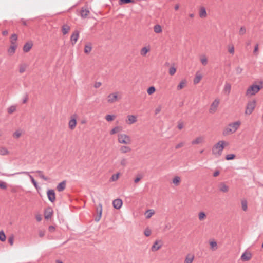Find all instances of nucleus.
Returning <instances> with one entry per match:
<instances>
[{"instance_id": "nucleus-1", "label": "nucleus", "mask_w": 263, "mask_h": 263, "mask_svg": "<svg viewBox=\"0 0 263 263\" xmlns=\"http://www.w3.org/2000/svg\"><path fill=\"white\" fill-rule=\"evenodd\" d=\"M241 122L239 121L230 123L223 130L224 136L234 133L239 127Z\"/></svg>"}, {"instance_id": "nucleus-2", "label": "nucleus", "mask_w": 263, "mask_h": 263, "mask_svg": "<svg viewBox=\"0 0 263 263\" xmlns=\"http://www.w3.org/2000/svg\"><path fill=\"white\" fill-rule=\"evenodd\" d=\"M225 143L224 141H219L216 143L212 147V154L216 157L220 156L224 148Z\"/></svg>"}, {"instance_id": "nucleus-3", "label": "nucleus", "mask_w": 263, "mask_h": 263, "mask_svg": "<svg viewBox=\"0 0 263 263\" xmlns=\"http://www.w3.org/2000/svg\"><path fill=\"white\" fill-rule=\"evenodd\" d=\"M259 85L253 84L248 88L246 92V96H252L256 95L258 92L262 88V82H259Z\"/></svg>"}, {"instance_id": "nucleus-4", "label": "nucleus", "mask_w": 263, "mask_h": 263, "mask_svg": "<svg viewBox=\"0 0 263 263\" xmlns=\"http://www.w3.org/2000/svg\"><path fill=\"white\" fill-rule=\"evenodd\" d=\"M118 142L122 144H129L131 143V139L126 134H120L118 135Z\"/></svg>"}, {"instance_id": "nucleus-5", "label": "nucleus", "mask_w": 263, "mask_h": 263, "mask_svg": "<svg viewBox=\"0 0 263 263\" xmlns=\"http://www.w3.org/2000/svg\"><path fill=\"white\" fill-rule=\"evenodd\" d=\"M256 102L255 100L248 102L245 111V114L246 115H250L253 112L256 106Z\"/></svg>"}, {"instance_id": "nucleus-6", "label": "nucleus", "mask_w": 263, "mask_h": 263, "mask_svg": "<svg viewBox=\"0 0 263 263\" xmlns=\"http://www.w3.org/2000/svg\"><path fill=\"white\" fill-rule=\"evenodd\" d=\"M220 101L218 99H215L214 101L211 104L210 108H209V112L211 114L215 113L217 109V107L219 104Z\"/></svg>"}, {"instance_id": "nucleus-7", "label": "nucleus", "mask_w": 263, "mask_h": 263, "mask_svg": "<svg viewBox=\"0 0 263 263\" xmlns=\"http://www.w3.org/2000/svg\"><path fill=\"white\" fill-rule=\"evenodd\" d=\"M17 174H25V175L28 176L29 177V178H30L31 182L33 183V184L34 186V187L36 189H37V188H38V184H37V182L34 180V179L33 178V177L29 174V172H28L24 171V172H17V173H14V174H11V175H9V176H13V175H17Z\"/></svg>"}, {"instance_id": "nucleus-8", "label": "nucleus", "mask_w": 263, "mask_h": 263, "mask_svg": "<svg viewBox=\"0 0 263 263\" xmlns=\"http://www.w3.org/2000/svg\"><path fill=\"white\" fill-rule=\"evenodd\" d=\"M96 212L97 215L96 216L95 218V220L96 222H98L101 218L102 213V205L101 203H99L98 206L96 208Z\"/></svg>"}, {"instance_id": "nucleus-9", "label": "nucleus", "mask_w": 263, "mask_h": 263, "mask_svg": "<svg viewBox=\"0 0 263 263\" xmlns=\"http://www.w3.org/2000/svg\"><path fill=\"white\" fill-rule=\"evenodd\" d=\"M77 116L76 115H73L71 117V119L69 121L68 126L70 129L73 130L77 124Z\"/></svg>"}, {"instance_id": "nucleus-10", "label": "nucleus", "mask_w": 263, "mask_h": 263, "mask_svg": "<svg viewBox=\"0 0 263 263\" xmlns=\"http://www.w3.org/2000/svg\"><path fill=\"white\" fill-rule=\"evenodd\" d=\"M162 246V245L161 241L157 240L154 242L153 245L151 248V250L153 252L156 251L160 249L161 248Z\"/></svg>"}, {"instance_id": "nucleus-11", "label": "nucleus", "mask_w": 263, "mask_h": 263, "mask_svg": "<svg viewBox=\"0 0 263 263\" xmlns=\"http://www.w3.org/2000/svg\"><path fill=\"white\" fill-rule=\"evenodd\" d=\"M79 36V32L78 30H76L72 33L70 37V40L72 45H74L76 44V43L78 41Z\"/></svg>"}, {"instance_id": "nucleus-12", "label": "nucleus", "mask_w": 263, "mask_h": 263, "mask_svg": "<svg viewBox=\"0 0 263 263\" xmlns=\"http://www.w3.org/2000/svg\"><path fill=\"white\" fill-rule=\"evenodd\" d=\"M49 200L51 202H54L55 200V195L54 190H49L47 193Z\"/></svg>"}, {"instance_id": "nucleus-13", "label": "nucleus", "mask_w": 263, "mask_h": 263, "mask_svg": "<svg viewBox=\"0 0 263 263\" xmlns=\"http://www.w3.org/2000/svg\"><path fill=\"white\" fill-rule=\"evenodd\" d=\"M90 14L89 9L86 7H82L80 11V15L82 18H86Z\"/></svg>"}, {"instance_id": "nucleus-14", "label": "nucleus", "mask_w": 263, "mask_h": 263, "mask_svg": "<svg viewBox=\"0 0 263 263\" xmlns=\"http://www.w3.org/2000/svg\"><path fill=\"white\" fill-rule=\"evenodd\" d=\"M118 92H117L109 94L108 96V102L112 103L116 102L118 100Z\"/></svg>"}, {"instance_id": "nucleus-15", "label": "nucleus", "mask_w": 263, "mask_h": 263, "mask_svg": "<svg viewBox=\"0 0 263 263\" xmlns=\"http://www.w3.org/2000/svg\"><path fill=\"white\" fill-rule=\"evenodd\" d=\"M122 204V200L118 198L115 199L112 202L113 206L116 209H120L121 208Z\"/></svg>"}, {"instance_id": "nucleus-16", "label": "nucleus", "mask_w": 263, "mask_h": 263, "mask_svg": "<svg viewBox=\"0 0 263 263\" xmlns=\"http://www.w3.org/2000/svg\"><path fill=\"white\" fill-rule=\"evenodd\" d=\"M53 214V210L52 208H48L44 211V217L46 219H48L51 217Z\"/></svg>"}, {"instance_id": "nucleus-17", "label": "nucleus", "mask_w": 263, "mask_h": 263, "mask_svg": "<svg viewBox=\"0 0 263 263\" xmlns=\"http://www.w3.org/2000/svg\"><path fill=\"white\" fill-rule=\"evenodd\" d=\"M252 257V255L250 253H248V252H245L243 253L241 256V259L243 260V261H248Z\"/></svg>"}, {"instance_id": "nucleus-18", "label": "nucleus", "mask_w": 263, "mask_h": 263, "mask_svg": "<svg viewBox=\"0 0 263 263\" xmlns=\"http://www.w3.org/2000/svg\"><path fill=\"white\" fill-rule=\"evenodd\" d=\"M219 189L220 191L226 193L229 191V187L224 183H221L219 185Z\"/></svg>"}, {"instance_id": "nucleus-19", "label": "nucleus", "mask_w": 263, "mask_h": 263, "mask_svg": "<svg viewBox=\"0 0 263 263\" xmlns=\"http://www.w3.org/2000/svg\"><path fill=\"white\" fill-rule=\"evenodd\" d=\"M66 181L64 180L57 185V189L59 192H62L64 190L66 187Z\"/></svg>"}, {"instance_id": "nucleus-20", "label": "nucleus", "mask_w": 263, "mask_h": 263, "mask_svg": "<svg viewBox=\"0 0 263 263\" xmlns=\"http://www.w3.org/2000/svg\"><path fill=\"white\" fill-rule=\"evenodd\" d=\"M194 259V255L188 254L185 259L184 263H192Z\"/></svg>"}, {"instance_id": "nucleus-21", "label": "nucleus", "mask_w": 263, "mask_h": 263, "mask_svg": "<svg viewBox=\"0 0 263 263\" xmlns=\"http://www.w3.org/2000/svg\"><path fill=\"white\" fill-rule=\"evenodd\" d=\"M32 47V43L27 42L23 46V51L25 52H28L31 49Z\"/></svg>"}, {"instance_id": "nucleus-22", "label": "nucleus", "mask_w": 263, "mask_h": 263, "mask_svg": "<svg viewBox=\"0 0 263 263\" xmlns=\"http://www.w3.org/2000/svg\"><path fill=\"white\" fill-rule=\"evenodd\" d=\"M17 45H11L9 48L8 49V52L10 55L14 54L15 50L17 48Z\"/></svg>"}, {"instance_id": "nucleus-23", "label": "nucleus", "mask_w": 263, "mask_h": 263, "mask_svg": "<svg viewBox=\"0 0 263 263\" xmlns=\"http://www.w3.org/2000/svg\"><path fill=\"white\" fill-rule=\"evenodd\" d=\"M92 50L91 44L88 43L86 44L84 47V52L86 54H89Z\"/></svg>"}, {"instance_id": "nucleus-24", "label": "nucleus", "mask_w": 263, "mask_h": 263, "mask_svg": "<svg viewBox=\"0 0 263 263\" xmlns=\"http://www.w3.org/2000/svg\"><path fill=\"white\" fill-rule=\"evenodd\" d=\"M17 40V35L16 34H13L11 36L10 43L11 45H17L16 41Z\"/></svg>"}, {"instance_id": "nucleus-25", "label": "nucleus", "mask_w": 263, "mask_h": 263, "mask_svg": "<svg viewBox=\"0 0 263 263\" xmlns=\"http://www.w3.org/2000/svg\"><path fill=\"white\" fill-rule=\"evenodd\" d=\"M70 30V27L67 24H64L62 26V31L64 35L68 33Z\"/></svg>"}, {"instance_id": "nucleus-26", "label": "nucleus", "mask_w": 263, "mask_h": 263, "mask_svg": "<svg viewBox=\"0 0 263 263\" xmlns=\"http://www.w3.org/2000/svg\"><path fill=\"white\" fill-rule=\"evenodd\" d=\"M202 78V76L201 74L199 73L198 72H197L194 80V83L195 84H197L198 83H199Z\"/></svg>"}, {"instance_id": "nucleus-27", "label": "nucleus", "mask_w": 263, "mask_h": 263, "mask_svg": "<svg viewBox=\"0 0 263 263\" xmlns=\"http://www.w3.org/2000/svg\"><path fill=\"white\" fill-rule=\"evenodd\" d=\"M129 124H132L137 121V117L134 115H129L127 116Z\"/></svg>"}, {"instance_id": "nucleus-28", "label": "nucleus", "mask_w": 263, "mask_h": 263, "mask_svg": "<svg viewBox=\"0 0 263 263\" xmlns=\"http://www.w3.org/2000/svg\"><path fill=\"white\" fill-rule=\"evenodd\" d=\"M203 138L202 137H197V138H196L195 140H193L192 141V144L193 145L198 144L203 142Z\"/></svg>"}, {"instance_id": "nucleus-29", "label": "nucleus", "mask_w": 263, "mask_h": 263, "mask_svg": "<svg viewBox=\"0 0 263 263\" xmlns=\"http://www.w3.org/2000/svg\"><path fill=\"white\" fill-rule=\"evenodd\" d=\"M186 84V81L185 80H182L180 83L179 84V85L177 87V89L178 90H180L183 88Z\"/></svg>"}, {"instance_id": "nucleus-30", "label": "nucleus", "mask_w": 263, "mask_h": 263, "mask_svg": "<svg viewBox=\"0 0 263 263\" xmlns=\"http://www.w3.org/2000/svg\"><path fill=\"white\" fill-rule=\"evenodd\" d=\"M120 150L122 153H126L130 152L132 151V149L130 147L127 146H122Z\"/></svg>"}, {"instance_id": "nucleus-31", "label": "nucleus", "mask_w": 263, "mask_h": 263, "mask_svg": "<svg viewBox=\"0 0 263 263\" xmlns=\"http://www.w3.org/2000/svg\"><path fill=\"white\" fill-rule=\"evenodd\" d=\"M32 173H38L39 177L45 181H47L48 180V178L43 175L42 171L37 170L35 172H32Z\"/></svg>"}, {"instance_id": "nucleus-32", "label": "nucleus", "mask_w": 263, "mask_h": 263, "mask_svg": "<svg viewBox=\"0 0 263 263\" xmlns=\"http://www.w3.org/2000/svg\"><path fill=\"white\" fill-rule=\"evenodd\" d=\"M180 181V177L178 176H176L173 178L172 182L176 186H178L179 184Z\"/></svg>"}, {"instance_id": "nucleus-33", "label": "nucleus", "mask_w": 263, "mask_h": 263, "mask_svg": "<svg viewBox=\"0 0 263 263\" xmlns=\"http://www.w3.org/2000/svg\"><path fill=\"white\" fill-rule=\"evenodd\" d=\"M206 12L204 7H202L199 11V16L200 17L203 18L206 16Z\"/></svg>"}, {"instance_id": "nucleus-34", "label": "nucleus", "mask_w": 263, "mask_h": 263, "mask_svg": "<svg viewBox=\"0 0 263 263\" xmlns=\"http://www.w3.org/2000/svg\"><path fill=\"white\" fill-rule=\"evenodd\" d=\"M149 50H150L149 47H148V48L146 47H143L141 50L140 54L142 56H145Z\"/></svg>"}, {"instance_id": "nucleus-35", "label": "nucleus", "mask_w": 263, "mask_h": 263, "mask_svg": "<svg viewBox=\"0 0 263 263\" xmlns=\"http://www.w3.org/2000/svg\"><path fill=\"white\" fill-rule=\"evenodd\" d=\"M16 110V106L15 105H11L7 109L8 114H12L15 112Z\"/></svg>"}, {"instance_id": "nucleus-36", "label": "nucleus", "mask_w": 263, "mask_h": 263, "mask_svg": "<svg viewBox=\"0 0 263 263\" xmlns=\"http://www.w3.org/2000/svg\"><path fill=\"white\" fill-rule=\"evenodd\" d=\"M154 32L156 33H160L162 32V28L160 25H156L154 27Z\"/></svg>"}, {"instance_id": "nucleus-37", "label": "nucleus", "mask_w": 263, "mask_h": 263, "mask_svg": "<svg viewBox=\"0 0 263 263\" xmlns=\"http://www.w3.org/2000/svg\"><path fill=\"white\" fill-rule=\"evenodd\" d=\"M135 0H119V4L121 5L124 4L134 3Z\"/></svg>"}, {"instance_id": "nucleus-38", "label": "nucleus", "mask_w": 263, "mask_h": 263, "mask_svg": "<svg viewBox=\"0 0 263 263\" xmlns=\"http://www.w3.org/2000/svg\"><path fill=\"white\" fill-rule=\"evenodd\" d=\"M154 213L155 212L153 210L151 209L147 210L146 212V214H147L146 218L147 219L150 218L152 216V215L154 214Z\"/></svg>"}, {"instance_id": "nucleus-39", "label": "nucleus", "mask_w": 263, "mask_h": 263, "mask_svg": "<svg viewBox=\"0 0 263 263\" xmlns=\"http://www.w3.org/2000/svg\"><path fill=\"white\" fill-rule=\"evenodd\" d=\"M231 86L230 84H229L228 83H226V84L224 85V90L226 92H227L228 93H229L231 91Z\"/></svg>"}, {"instance_id": "nucleus-40", "label": "nucleus", "mask_w": 263, "mask_h": 263, "mask_svg": "<svg viewBox=\"0 0 263 263\" xmlns=\"http://www.w3.org/2000/svg\"><path fill=\"white\" fill-rule=\"evenodd\" d=\"M9 153V151L7 149L4 147H0V155H5Z\"/></svg>"}, {"instance_id": "nucleus-41", "label": "nucleus", "mask_w": 263, "mask_h": 263, "mask_svg": "<svg viewBox=\"0 0 263 263\" xmlns=\"http://www.w3.org/2000/svg\"><path fill=\"white\" fill-rule=\"evenodd\" d=\"M211 249L212 250H216L217 249V242L215 241H211L210 243Z\"/></svg>"}, {"instance_id": "nucleus-42", "label": "nucleus", "mask_w": 263, "mask_h": 263, "mask_svg": "<svg viewBox=\"0 0 263 263\" xmlns=\"http://www.w3.org/2000/svg\"><path fill=\"white\" fill-rule=\"evenodd\" d=\"M22 135V132L20 130H17L16 131H15L13 134V136L14 138H16V139H17L18 138L20 137V136H21Z\"/></svg>"}, {"instance_id": "nucleus-43", "label": "nucleus", "mask_w": 263, "mask_h": 263, "mask_svg": "<svg viewBox=\"0 0 263 263\" xmlns=\"http://www.w3.org/2000/svg\"><path fill=\"white\" fill-rule=\"evenodd\" d=\"M120 173H118L116 174H114L112 175L111 177L110 178V181H115L117 180L119 178Z\"/></svg>"}, {"instance_id": "nucleus-44", "label": "nucleus", "mask_w": 263, "mask_h": 263, "mask_svg": "<svg viewBox=\"0 0 263 263\" xmlns=\"http://www.w3.org/2000/svg\"><path fill=\"white\" fill-rule=\"evenodd\" d=\"M156 90L155 87L151 86L149 87L147 90V92L148 95L153 94Z\"/></svg>"}, {"instance_id": "nucleus-45", "label": "nucleus", "mask_w": 263, "mask_h": 263, "mask_svg": "<svg viewBox=\"0 0 263 263\" xmlns=\"http://www.w3.org/2000/svg\"><path fill=\"white\" fill-rule=\"evenodd\" d=\"M115 118V116H114V115H107L105 116V119L107 121H111L114 120Z\"/></svg>"}, {"instance_id": "nucleus-46", "label": "nucleus", "mask_w": 263, "mask_h": 263, "mask_svg": "<svg viewBox=\"0 0 263 263\" xmlns=\"http://www.w3.org/2000/svg\"><path fill=\"white\" fill-rule=\"evenodd\" d=\"M6 235L3 231H0V240L2 241H5L6 240Z\"/></svg>"}, {"instance_id": "nucleus-47", "label": "nucleus", "mask_w": 263, "mask_h": 263, "mask_svg": "<svg viewBox=\"0 0 263 263\" xmlns=\"http://www.w3.org/2000/svg\"><path fill=\"white\" fill-rule=\"evenodd\" d=\"M235 158V155L233 154H228L226 156V159L227 160H233Z\"/></svg>"}, {"instance_id": "nucleus-48", "label": "nucleus", "mask_w": 263, "mask_h": 263, "mask_svg": "<svg viewBox=\"0 0 263 263\" xmlns=\"http://www.w3.org/2000/svg\"><path fill=\"white\" fill-rule=\"evenodd\" d=\"M241 205H242V210L244 211H246L247 210V202L246 200H242L241 201Z\"/></svg>"}, {"instance_id": "nucleus-49", "label": "nucleus", "mask_w": 263, "mask_h": 263, "mask_svg": "<svg viewBox=\"0 0 263 263\" xmlns=\"http://www.w3.org/2000/svg\"><path fill=\"white\" fill-rule=\"evenodd\" d=\"M176 71V68L174 66H172L170 68L168 72L171 76H173L175 73Z\"/></svg>"}, {"instance_id": "nucleus-50", "label": "nucleus", "mask_w": 263, "mask_h": 263, "mask_svg": "<svg viewBox=\"0 0 263 263\" xmlns=\"http://www.w3.org/2000/svg\"><path fill=\"white\" fill-rule=\"evenodd\" d=\"M26 68V65L25 64L20 65V68H19V72L21 73H23L25 71Z\"/></svg>"}, {"instance_id": "nucleus-51", "label": "nucleus", "mask_w": 263, "mask_h": 263, "mask_svg": "<svg viewBox=\"0 0 263 263\" xmlns=\"http://www.w3.org/2000/svg\"><path fill=\"white\" fill-rule=\"evenodd\" d=\"M206 217L205 214L203 212H201L199 213V219L201 221L203 220Z\"/></svg>"}, {"instance_id": "nucleus-52", "label": "nucleus", "mask_w": 263, "mask_h": 263, "mask_svg": "<svg viewBox=\"0 0 263 263\" xmlns=\"http://www.w3.org/2000/svg\"><path fill=\"white\" fill-rule=\"evenodd\" d=\"M201 62L203 65H206L208 64V60L205 55L201 58Z\"/></svg>"}, {"instance_id": "nucleus-53", "label": "nucleus", "mask_w": 263, "mask_h": 263, "mask_svg": "<svg viewBox=\"0 0 263 263\" xmlns=\"http://www.w3.org/2000/svg\"><path fill=\"white\" fill-rule=\"evenodd\" d=\"M120 130V128L118 126H117L115 128H114L111 130L110 131V133L111 135L115 134L118 132H119Z\"/></svg>"}, {"instance_id": "nucleus-54", "label": "nucleus", "mask_w": 263, "mask_h": 263, "mask_svg": "<svg viewBox=\"0 0 263 263\" xmlns=\"http://www.w3.org/2000/svg\"><path fill=\"white\" fill-rule=\"evenodd\" d=\"M246 32V28L243 26L241 27L239 31V33L240 35H243Z\"/></svg>"}, {"instance_id": "nucleus-55", "label": "nucleus", "mask_w": 263, "mask_h": 263, "mask_svg": "<svg viewBox=\"0 0 263 263\" xmlns=\"http://www.w3.org/2000/svg\"><path fill=\"white\" fill-rule=\"evenodd\" d=\"M144 234L147 237L149 236L151 234V230L149 228H146L144 232Z\"/></svg>"}, {"instance_id": "nucleus-56", "label": "nucleus", "mask_w": 263, "mask_h": 263, "mask_svg": "<svg viewBox=\"0 0 263 263\" xmlns=\"http://www.w3.org/2000/svg\"><path fill=\"white\" fill-rule=\"evenodd\" d=\"M8 242L10 243L11 246H12L13 245L14 242V236L13 235H11L8 238Z\"/></svg>"}, {"instance_id": "nucleus-57", "label": "nucleus", "mask_w": 263, "mask_h": 263, "mask_svg": "<svg viewBox=\"0 0 263 263\" xmlns=\"http://www.w3.org/2000/svg\"><path fill=\"white\" fill-rule=\"evenodd\" d=\"M127 164V160L125 158H122L121 160V165L123 166H125Z\"/></svg>"}, {"instance_id": "nucleus-58", "label": "nucleus", "mask_w": 263, "mask_h": 263, "mask_svg": "<svg viewBox=\"0 0 263 263\" xmlns=\"http://www.w3.org/2000/svg\"><path fill=\"white\" fill-rule=\"evenodd\" d=\"M30 20H25L23 18L20 20V22L23 24L24 26H28Z\"/></svg>"}, {"instance_id": "nucleus-59", "label": "nucleus", "mask_w": 263, "mask_h": 263, "mask_svg": "<svg viewBox=\"0 0 263 263\" xmlns=\"http://www.w3.org/2000/svg\"><path fill=\"white\" fill-rule=\"evenodd\" d=\"M142 178V175H137V176L136 177V178L134 180V182L135 183H137L140 180V179Z\"/></svg>"}, {"instance_id": "nucleus-60", "label": "nucleus", "mask_w": 263, "mask_h": 263, "mask_svg": "<svg viewBox=\"0 0 263 263\" xmlns=\"http://www.w3.org/2000/svg\"><path fill=\"white\" fill-rule=\"evenodd\" d=\"M162 107L161 105L158 106L155 110V115L158 114L159 113L161 110Z\"/></svg>"}, {"instance_id": "nucleus-61", "label": "nucleus", "mask_w": 263, "mask_h": 263, "mask_svg": "<svg viewBox=\"0 0 263 263\" xmlns=\"http://www.w3.org/2000/svg\"><path fill=\"white\" fill-rule=\"evenodd\" d=\"M0 188L2 189L5 190L7 188L6 183L4 182H1L0 183Z\"/></svg>"}, {"instance_id": "nucleus-62", "label": "nucleus", "mask_w": 263, "mask_h": 263, "mask_svg": "<svg viewBox=\"0 0 263 263\" xmlns=\"http://www.w3.org/2000/svg\"><path fill=\"white\" fill-rule=\"evenodd\" d=\"M242 71H243V69L239 66H238L236 68V71L237 74H240Z\"/></svg>"}, {"instance_id": "nucleus-63", "label": "nucleus", "mask_w": 263, "mask_h": 263, "mask_svg": "<svg viewBox=\"0 0 263 263\" xmlns=\"http://www.w3.org/2000/svg\"><path fill=\"white\" fill-rule=\"evenodd\" d=\"M184 142H181L176 145L175 148L178 149L179 148H181V147H183L184 146Z\"/></svg>"}, {"instance_id": "nucleus-64", "label": "nucleus", "mask_w": 263, "mask_h": 263, "mask_svg": "<svg viewBox=\"0 0 263 263\" xmlns=\"http://www.w3.org/2000/svg\"><path fill=\"white\" fill-rule=\"evenodd\" d=\"M229 52L232 54L234 53V47L233 46L229 47Z\"/></svg>"}]
</instances>
